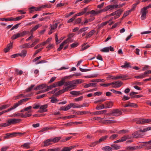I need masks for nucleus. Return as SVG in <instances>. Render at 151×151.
I'll list each match as a JSON object with an SVG mask.
<instances>
[{
  "label": "nucleus",
  "instance_id": "1",
  "mask_svg": "<svg viewBox=\"0 0 151 151\" xmlns=\"http://www.w3.org/2000/svg\"><path fill=\"white\" fill-rule=\"evenodd\" d=\"M119 6L117 4H112L107 6L104 7L103 9L100 10L96 11L94 10H92L88 12L89 14H90L94 16L97 15L103 12H106L108 10H111L116 8H119Z\"/></svg>",
  "mask_w": 151,
  "mask_h": 151
},
{
  "label": "nucleus",
  "instance_id": "2",
  "mask_svg": "<svg viewBox=\"0 0 151 151\" xmlns=\"http://www.w3.org/2000/svg\"><path fill=\"white\" fill-rule=\"evenodd\" d=\"M134 121L137 124H142L149 123L151 122V119H144L142 118H139L135 119H134Z\"/></svg>",
  "mask_w": 151,
  "mask_h": 151
},
{
  "label": "nucleus",
  "instance_id": "3",
  "mask_svg": "<svg viewBox=\"0 0 151 151\" xmlns=\"http://www.w3.org/2000/svg\"><path fill=\"white\" fill-rule=\"evenodd\" d=\"M73 42L71 38L70 37V36L67 38V39L64 41L60 45V47L57 49V51H60L63 48V46L64 45L66 44L68 42Z\"/></svg>",
  "mask_w": 151,
  "mask_h": 151
},
{
  "label": "nucleus",
  "instance_id": "4",
  "mask_svg": "<svg viewBox=\"0 0 151 151\" xmlns=\"http://www.w3.org/2000/svg\"><path fill=\"white\" fill-rule=\"evenodd\" d=\"M8 123L9 126L12 124H14L19 123L22 120L20 119H16L15 118L9 119H7Z\"/></svg>",
  "mask_w": 151,
  "mask_h": 151
},
{
  "label": "nucleus",
  "instance_id": "5",
  "mask_svg": "<svg viewBox=\"0 0 151 151\" xmlns=\"http://www.w3.org/2000/svg\"><path fill=\"white\" fill-rule=\"evenodd\" d=\"M140 13L141 14V19L142 20H144L146 18V15L148 13V11L144 7L141 9Z\"/></svg>",
  "mask_w": 151,
  "mask_h": 151
},
{
  "label": "nucleus",
  "instance_id": "6",
  "mask_svg": "<svg viewBox=\"0 0 151 151\" xmlns=\"http://www.w3.org/2000/svg\"><path fill=\"white\" fill-rule=\"evenodd\" d=\"M129 78L128 76L126 74H120L115 76V80L122 79V80H125Z\"/></svg>",
  "mask_w": 151,
  "mask_h": 151
},
{
  "label": "nucleus",
  "instance_id": "7",
  "mask_svg": "<svg viewBox=\"0 0 151 151\" xmlns=\"http://www.w3.org/2000/svg\"><path fill=\"white\" fill-rule=\"evenodd\" d=\"M122 111L118 109L113 110L111 112V114L113 116H118L122 115Z\"/></svg>",
  "mask_w": 151,
  "mask_h": 151
},
{
  "label": "nucleus",
  "instance_id": "8",
  "mask_svg": "<svg viewBox=\"0 0 151 151\" xmlns=\"http://www.w3.org/2000/svg\"><path fill=\"white\" fill-rule=\"evenodd\" d=\"M24 134V133H22L21 132H13L10 133H7L6 134V136L5 137V138H9L10 137H15L18 135L20 136V135H22Z\"/></svg>",
  "mask_w": 151,
  "mask_h": 151
},
{
  "label": "nucleus",
  "instance_id": "9",
  "mask_svg": "<svg viewBox=\"0 0 151 151\" xmlns=\"http://www.w3.org/2000/svg\"><path fill=\"white\" fill-rule=\"evenodd\" d=\"M73 75H70L69 76H66L64 77V78L62 79L61 81L57 82L58 86H60L64 84L65 79L66 78H71Z\"/></svg>",
  "mask_w": 151,
  "mask_h": 151
},
{
  "label": "nucleus",
  "instance_id": "10",
  "mask_svg": "<svg viewBox=\"0 0 151 151\" xmlns=\"http://www.w3.org/2000/svg\"><path fill=\"white\" fill-rule=\"evenodd\" d=\"M122 82L119 81L111 83V85L113 88H119L122 86Z\"/></svg>",
  "mask_w": 151,
  "mask_h": 151
},
{
  "label": "nucleus",
  "instance_id": "11",
  "mask_svg": "<svg viewBox=\"0 0 151 151\" xmlns=\"http://www.w3.org/2000/svg\"><path fill=\"white\" fill-rule=\"evenodd\" d=\"M149 130H151V127L149 126L143 129H140L137 131L134 132V134L136 135H138L140 132H145Z\"/></svg>",
  "mask_w": 151,
  "mask_h": 151
},
{
  "label": "nucleus",
  "instance_id": "12",
  "mask_svg": "<svg viewBox=\"0 0 151 151\" xmlns=\"http://www.w3.org/2000/svg\"><path fill=\"white\" fill-rule=\"evenodd\" d=\"M104 106L105 109L110 108H111L113 105V102L110 101H106L104 103Z\"/></svg>",
  "mask_w": 151,
  "mask_h": 151
},
{
  "label": "nucleus",
  "instance_id": "13",
  "mask_svg": "<svg viewBox=\"0 0 151 151\" xmlns=\"http://www.w3.org/2000/svg\"><path fill=\"white\" fill-rule=\"evenodd\" d=\"M42 8L41 6L39 7H35L33 6L29 8V12L32 13L34 11H40L41 10Z\"/></svg>",
  "mask_w": 151,
  "mask_h": 151
},
{
  "label": "nucleus",
  "instance_id": "14",
  "mask_svg": "<svg viewBox=\"0 0 151 151\" xmlns=\"http://www.w3.org/2000/svg\"><path fill=\"white\" fill-rule=\"evenodd\" d=\"M106 110L101 111H99L93 112L92 114L94 115H100L105 114L106 112Z\"/></svg>",
  "mask_w": 151,
  "mask_h": 151
},
{
  "label": "nucleus",
  "instance_id": "15",
  "mask_svg": "<svg viewBox=\"0 0 151 151\" xmlns=\"http://www.w3.org/2000/svg\"><path fill=\"white\" fill-rule=\"evenodd\" d=\"M87 8L86 7L84 8L83 9V10L81 12H80L77 14H75L74 15L75 16V17H76L78 16H80L83 15L84 14H85L87 11Z\"/></svg>",
  "mask_w": 151,
  "mask_h": 151
},
{
  "label": "nucleus",
  "instance_id": "16",
  "mask_svg": "<svg viewBox=\"0 0 151 151\" xmlns=\"http://www.w3.org/2000/svg\"><path fill=\"white\" fill-rule=\"evenodd\" d=\"M74 148V146L65 147H63L60 151H70Z\"/></svg>",
  "mask_w": 151,
  "mask_h": 151
},
{
  "label": "nucleus",
  "instance_id": "17",
  "mask_svg": "<svg viewBox=\"0 0 151 151\" xmlns=\"http://www.w3.org/2000/svg\"><path fill=\"white\" fill-rule=\"evenodd\" d=\"M46 87V85L45 84H43L37 86L36 88H34L35 90H38L41 89L45 88Z\"/></svg>",
  "mask_w": 151,
  "mask_h": 151
},
{
  "label": "nucleus",
  "instance_id": "18",
  "mask_svg": "<svg viewBox=\"0 0 151 151\" xmlns=\"http://www.w3.org/2000/svg\"><path fill=\"white\" fill-rule=\"evenodd\" d=\"M44 146H47L52 144L51 139H49L45 141L44 142Z\"/></svg>",
  "mask_w": 151,
  "mask_h": 151
},
{
  "label": "nucleus",
  "instance_id": "19",
  "mask_svg": "<svg viewBox=\"0 0 151 151\" xmlns=\"http://www.w3.org/2000/svg\"><path fill=\"white\" fill-rule=\"evenodd\" d=\"M68 87H66L65 88H64L61 90H59V91L56 93V95H59L61 93H62L64 92L68 91Z\"/></svg>",
  "mask_w": 151,
  "mask_h": 151
},
{
  "label": "nucleus",
  "instance_id": "20",
  "mask_svg": "<svg viewBox=\"0 0 151 151\" xmlns=\"http://www.w3.org/2000/svg\"><path fill=\"white\" fill-rule=\"evenodd\" d=\"M128 104L125 105L124 107H127L129 106L132 107L136 108L137 107V105L135 104L134 103H130L129 102H128Z\"/></svg>",
  "mask_w": 151,
  "mask_h": 151
},
{
  "label": "nucleus",
  "instance_id": "21",
  "mask_svg": "<svg viewBox=\"0 0 151 151\" xmlns=\"http://www.w3.org/2000/svg\"><path fill=\"white\" fill-rule=\"evenodd\" d=\"M71 108L70 104H68L67 106H62L60 108V110L63 111H66Z\"/></svg>",
  "mask_w": 151,
  "mask_h": 151
},
{
  "label": "nucleus",
  "instance_id": "22",
  "mask_svg": "<svg viewBox=\"0 0 151 151\" xmlns=\"http://www.w3.org/2000/svg\"><path fill=\"white\" fill-rule=\"evenodd\" d=\"M76 83L75 81V80H73L72 81H70V86H67V87H68V90L70 88L74 87L76 86Z\"/></svg>",
  "mask_w": 151,
  "mask_h": 151
},
{
  "label": "nucleus",
  "instance_id": "23",
  "mask_svg": "<svg viewBox=\"0 0 151 151\" xmlns=\"http://www.w3.org/2000/svg\"><path fill=\"white\" fill-rule=\"evenodd\" d=\"M138 148V146H134V147L129 146L127 147L126 149L128 150H129L130 151H132L133 150H137Z\"/></svg>",
  "mask_w": 151,
  "mask_h": 151
},
{
  "label": "nucleus",
  "instance_id": "24",
  "mask_svg": "<svg viewBox=\"0 0 151 151\" xmlns=\"http://www.w3.org/2000/svg\"><path fill=\"white\" fill-rule=\"evenodd\" d=\"M96 32V31L94 29L89 32L86 35V38H88L91 37Z\"/></svg>",
  "mask_w": 151,
  "mask_h": 151
},
{
  "label": "nucleus",
  "instance_id": "25",
  "mask_svg": "<svg viewBox=\"0 0 151 151\" xmlns=\"http://www.w3.org/2000/svg\"><path fill=\"white\" fill-rule=\"evenodd\" d=\"M12 43H10L8 44L6 48H5L4 49V52H8L10 49L12 47Z\"/></svg>",
  "mask_w": 151,
  "mask_h": 151
},
{
  "label": "nucleus",
  "instance_id": "26",
  "mask_svg": "<svg viewBox=\"0 0 151 151\" xmlns=\"http://www.w3.org/2000/svg\"><path fill=\"white\" fill-rule=\"evenodd\" d=\"M70 93L73 95H74L76 96L81 95L83 93H81L80 91H71L70 92Z\"/></svg>",
  "mask_w": 151,
  "mask_h": 151
},
{
  "label": "nucleus",
  "instance_id": "27",
  "mask_svg": "<svg viewBox=\"0 0 151 151\" xmlns=\"http://www.w3.org/2000/svg\"><path fill=\"white\" fill-rule=\"evenodd\" d=\"M97 84L95 83H90L85 85L84 86L85 88H87L89 87H95Z\"/></svg>",
  "mask_w": 151,
  "mask_h": 151
},
{
  "label": "nucleus",
  "instance_id": "28",
  "mask_svg": "<svg viewBox=\"0 0 151 151\" xmlns=\"http://www.w3.org/2000/svg\"><path fill=\"white\" fill-rule=\"evenodd\" d=\"M42 26V24H38L33 27L30 31V32L33 33L39 27Z\"/></svg>",
  "mask_w": 151,
  "mask_h": 151
},
{
  "label": "nucleus",
  "instance_id": "29",
  "mask_svg": "<svg viewBox=\"0 0 151 151\" xmlns=\"http://www.w3.org/2000/svg\"><path fill=\"white\" fill-rule=\"evenodd\" d=\"M32 111H29L27 112H26L24 114H23V118H27L30 116L32 115V114L31 113Z\"/></svg>",
  "mask_w": 151,
  "mask_h": 151
},
{
  "label": "nucleus",
  "instance_id": "30",
  "mask_svg": "<svg viewBox=\"0 0 151 151\" xmlns=\"http://www.w3.org/2000/svg\"><path fill=\"white\" fill-rule=\"evenodd\" d=\"M102 149L104 151H112V148L109 146H107L103 147Z\"/></svg>",
  "mask_w": 151,
  "mask_h": 151
},
{
  "label": "nucleus",
  "instance_id": "31",
  "mask_svg": "<svg viewBox=\"0 0 151 151\" xmlns=\"http://www.w3.org/2000/svg\"><path fill=\"white\" fill-rule=\"evenodd\" d=\"M27 51L25 50H22L21 52L19 53V56L22 57H24L26 56Z\"/></svg>",
  "mask_w": 151,
  "mask_h": 151
},
{
  "label": "nucleus",
  "instance_id": "32",
  "mask_svg": "<svg viewBox=\"0 0 151 151\" xmlns=\"http://www.w3.org/2000/svg\"><path fill=\"white\" fill-rule=\"evenodd\" d=\"M24 102L23 99L19 101L18 102L15 103L13 106V107L14 109L16 108L19 105L22 104V102Z\"/></svg>",
  "mask_w": 151,
  "mask_h": 151
},
{
  "label": "nucleus",
  "instance_id": "33",
  "mask_svg": "<svg viewBox=\"0 0 151 151\" xmlns=\"http://www.w3.org/2000/svg\"><path fill=\"white\" fill-rule=\"evenodd\" d=\"M71 108L73 107V108H80V105L77 104L76 103H71L70 104Z\"/></svg>",
  "mask_w": 151,
  "mask_h": 151
},
{
  "label": "nucleus",
  "instance_id": "34",
  "mask_svg": "<svg viewBox=\"0 0 151 151\" xmlns=\"http://www.w3.org/2000/svg\"><path fill=\"white\" fill-rule=\"evenodd\" d=\"M130 137L128 135H125L122 137L120 139L121 140V141L122 142L126 141L127 139H130Z\"/></svg>",
  "mask_w": 151,
  "mask_h": 151
},
{
  "label": "nucleus",
  "instance_id": "35",
  "mask_svg": "<svg viewBox=\"0 0 151 151\" xmlns=\"http://www.w3.org/2000/svg\"><path fill=\"white\" fill-rule=\"evenodd\" d=\"M30 143L29 142L25 143L21 145V147L26 149H29L30 148Z\"/></svg>",
  "mask_w": 151,
  "mask_h": 151
},
{
  "label": "nucleus",
  "instance_id": "36",
  "mask_svg": "<svg viewBox=\"0 0 151 151\" xmlns=\"http://www.w3.org/2000/svg\"><path fill=\"white\" fill-rule=\"evenodd\" d=\"M121 67L122 68H128L129 67H131L130 65V63H128L126 61H125L124 63V65H122L121 66Z\"/></svg>",
  "mask_w": 151,
  "mask_h": 151
},
{
  "label": "nucleus",
  "instance_id": "37",
  "mask_svg": "<svg viewBox=\"0 0 151 151\" xmlns=\"http://www.w3.org/2000/svg\"><path fill=\"white\" fill-rule=\"evenodd\" d=\"M61 138L60 137H56L53 139L51 138L52 140V142L54 143L58 142L60 139Z\"/></svg>",
  "mask_w": 151,
  "mask_h": 151
},
{
  "label": "nucleus",
  "instance_id": "38",
  "mask_svg": "<svg viewBox=\"0 0 151 151\" xmlns=\"http://www.w3.org/2000/svg\"><path fill=\"white\" fill-rule=\"evenodd\" d=\"M29 31H24L20 33H19V36L20 37H22L24 35L29 33Z\"/></svg>",
  "mask_w": 151,
  "mask_h": 151
},
{
  "label": "nucleus",
  "instance_id": "39",
  "mask_svg": "<svg viewBox=\"0 0 151 151\" xmlns=\"http://www.w3.org/2000/svg\"><path fill=\"white\" fill-rule=\"evenodd\" d=\"M50 26L51 28L50 29L54 31V30L57 27L58 23H55L53 25L50 24Z\"/></svg>",
  "mask_w": 151,
  "mask_h": 151
},
{
  "label": "nucleus",
  "instance_id": "40",
  "mask_svg": "<svg viewBox=\"0 0 151 151\" xmlns=\"http://www.w3.org/2000/svg\"><path fill=\"white\" fill-rule=\"evenodd\" d=\"M111 146L112 147V150L114 149L115 150H118L121 147L119 146H118L116 145L113 144L111 145Z\"/></svg>",
  "mask_w": 151,
  "mask_h": 151
},
{
  "label": "nucleus",
  "instance_id": "41",
  "mask_svg": "<svg viewBox=\"0 0 151 151\" xmlns=\"http://www.w3.org/2000/svg\"><path fill=\"white\" fill-rule=\"evenodd\" d=\"M48 105L47 104H44L41 106H40V109H42L43 110L46 111V112L47 111V109L46 108L47 107Z\"/></svg>",
  "mask_w": 151,
  "mask_h": 151
},
{
  "label": "nucleus",
  "instance_id": "42",
  "mask_svg": "<svg viewBox=\"0 0 151 151\" xmlns=\"http://www.w3.org/2000/svg\"><path fill=\"white\" fill-rule=\"evenodd\" d=\"M15 73L17 75H21L23 73V71L21 70H19L18 69H17L15 70Z\"/></svg>",
  "mask_w": 151,
  "mask_h": 151
},
{
  "label": "nucleus",
  "instance_id": "43",
  "mask_svg": "<svg viewBox=\"0 0 151 151\" xmlns=\"http://www.w3.org/2000/svg\"><path fill=\"white\" fill-rule=\"evenodd\" d=\"M19 37H20L19 34L18 33L13 35L11 37V39L14 40Z\"/></svg>",
  "mask_w": 151,
  "mask_h": 151
},
{
  "label": "nucleus",
  "instance_id": "44",
  "mask_svg": "<svg viewBox=\"0 0 151 151\" xmlns=\"http://www.w3.org/2000/svg\"><path fill=\"white\" fill-rule=\"evenodd\" d=\"M145 77H146L145 76V75H144V73H141L139 76H134V78H135L137 79H142Z\"/></svg>",
  "mask_w": 151,
  "mask_h": 151
},
{
  "label": "nucleus",
  "instance_id": "45",
  "mask_svg": "<svg viewBox=\"0 0 151 151\" xmlns=\"http://www.w3.org/2000/svg\"><path fill=\"white\" fill-rule=\"evenodd\" d=\"M108 137V136L107 135L101 137L98 140L99 143H100L106 140Z\"/></svg>",
  "mask_w": 151,
  "mask_h": 151
},
{
  "label": "nucleus",
  "instance_id": "46",
  "mask_svg": "<svg viewBox=\"0 0 151 151\" xmlns=\"http://www.w3.org/2000/svg\"><path fill=\"white\" fill-rule=\"evenodd\" d=\"M122 12L123 10L122 9H119L117 11H116V16L119 17L121 15Z\"/></svg>",
  "mask_w": 151,
  "mask_h": 151
},
{
  "label": "nucleus",
  "instance_id": "47",
  "mask_svg": "<svg viewBox=\"0 0 151 151\" xmlns=\"http://www.w3.org/2000/svg\"><path fill=\"white\" fill-rule=\"evenodd\" d=\"M104 108H105V106L104 104H102L101 105H97L96 107V110H100Z\"/></svg>",
  "mask_w": 151,
  "mask_h": 151
},
{
  "label": "nucleus",
  "instance_id": "48",
  "mask_svg": "<svg viewBox=\"0 0 151 151\" xmlns=\"http://www.w3.org/2000/svg\"><path fill=\"white\" fill-rule=\"evenodd\" d=\"M107 23H108V22H107V21L102 22L100 24H99L98 25V28H101L105 26Z\"/></svg>",
  "mask_w": 151,
  "mask_h": 151
},
{
  "label": "nucleus",
  "instance_id": "49",
  "mask_svg": "<svg viewBox=\"0 0 151 151\" xmlns=\"http://www.w3.org/2000/svg\"><path fill=\"white\" fill-rule=\"evenodd\" d=\"M88 29V27H83L81 28L79 30L78 34L81 33L83 32H85L86 30H87Z\"/></svg>",
  "mask_w": 151,
  "mask_h": 151
},
{
  "label": "nucleus",
  "instance_id": "50",
  "mask_svg": "<svg viewBox=\"0 0 151 151\" xmlns=\"http://www.w3.org/2000/svg\"><path fill=\"white\" fill-rule=\"evenodd\" d=\"M22 48H29L31 47L29 43H26L22 45L21 46Z\"/></svg>",
  "mask_w": 151,
  "mask_h": 151
},
{
  "label": "nucleus",
  "instance_id": "51",
  "mask_svg": "<svg viewBox=\"0 0 151 151\" xmlns=\"http://www.w3.org/2000/svg\"><path fill=\"white\" fill-rule=\"evenodd\" d=\"M131 12V11H130V10H128L127 11H126L124 13L123 15L122 18V19H123L125 17L127 16V15H128L129 13L130 12Z\"/></svg>",
  "mask_w": 151,
  "mask_h": 151
},
{
  "label": "nucleus",
  "instance_id": "52",
  "mask_svg": "<svg viewBox=\"0 0 151 151\" xmlns=\"http://www.w3.org/2000/svg\"><path fill=\"white\" fill-rule=\"evenodd\" d=\"M99 143L98 141H97L95 142H93L91 143L89 145V146L91 147H94L96 145L98 144Z\"/></svg>",
  "mask_w": 151,
  "mask_h": 151
},
{
  "label": "nucleus",
  "instance_id": "53",
  "mask_svg": "<svg viewBox=\"0 0 151 151\" xmlns=\"http://www.w3.org/2000/svg\"><path fill=\"white\" fill-rule=\"evenodd\" d=\"M39 41V39H36L35 41L30 45L31 47H32L36 44Z\"/></svg>",
  "mask_w": 151,
  "mask_h": 151
},
{
  "label": "nucleus",
  "instance_id": "54",
  "mask_svg": "<svg viewBox=\"0 0 151 151\" xmlns=\"http://www.w3.org/2000/svg\"><path fill=\"white\" fill-rule=\"evenodd\" d=\"M104 119V118H101L100 117H93L91 119V120L92 121H94V120H99L101 121L102 119Z\"/></svg>",
  "mask_w": 151,
  "mask_h": 151
},
{
  "label": "nucleus",
  "instance_id": "55",
  "mask_svg": "<svg viewBox=\"0 0 151 151\" xmlns=\"http://www.w3.org/2000/svg\"><path fill=\"white\" fill-rule=\"evenodd\" d=\"M110 91H112L114 93H115L116 94H122V93L121 91H116L114 89H111L110 90Z\"/></svg>",
  "mask_w": 151,
  "mask_h": 151
},
{
  "label": "nucleus",
  "instance_id": "56",
  "mask_svg": "<svg viewBox=\"0 0 151 151\" xmlns=\"http://www.w3.org/2000/svg\"><path fill=\"white\" fill-rule=\"evenodd\" d=\"M35 86V85H31L30 87H29L26 89V91L27 92L31 91Z\"/></svg>",
  "mask_w": 151,
  "mask_h": 151
},
{
  "label": "nucleus",
  "instance_id": "57",
  "mask_svg": "<svg viewBox=\"0 0 151 151\" xmlns=\"http://www.w3.org/2000/svg\"><path fill=\"white\" fill-rule=\"evenodd\" d=\"M104 123H107L108 124L114 123L116 122V121L114 120H106L104 122Z\"/></svg>",
  "mask_w": 151,
  "mask_h": 151
},
{
  "label": "nucleus",
  "instance_id": "58",
  "mask_svg": "<svg viewBox=\"0 0 151 151\" xmlns=\"http://www.w3.org/2000/svg\"><path fill=\"white\" fill-rule=\"evenodd\" d=\"M74 80L76 83V85L81 83L83 82L84 81L82 79H76Z\"/></svg>",
  "mask_w": 151,
  "mask_h": 151
},
{
  "label": "nucleus",
  "instance_id": "59",
  "mask_svg": "<svg viewBox=\"0 0 151 151\" xmlns=\"http://www.w3.org/2000/svg\"><path fill=\"white\" fill-rule=\"evenodd\" d=\"M52 88V87L51 85L49 86H47V88L46 89L44 90L43 91H41V93H44L46 91H48L51 89Z\"/></svg>",
  "mask_w": 151,
  "mask_h": 151
},
{
  "label": "nucleus",
  "instance_id": "60",
  "mask_svg": "<svg viewBox=\"0 0 151 151\" xmlns=\"http://www.w3.org/2000/svg\"><path fill=\"white\" fill-rule=\"evenodd\" d=\"M58 101V100L56 98L54 97H53L51 98V102L52 103H57Z\"/></svg>",
  "mask_w": 151,
  "mask_h": 151
},
{
  "label": "nucleus",
  "instance_id": "61",
  "mask_svg": "<svg viewBox=\"0 0 151 151\" xmlns=\"http://www.w3.org/2000/svg\"><path fill=\"white\" fill-rule=\"evenodd\" d=\"M9 126V125L8 123L7 120L6 122L2 123L0 124V126L2 127H5Z\"/></svg>",
  "mask_w": 151,
  "mask_h": 151
},
{
  "label": "nucleus",
  "instance_id": "62",
  "mask_svg": "<svg viewBox=\"0 0 151 151\" xmlns=\"http://www.w3.org/2000/svg\"><path fill=\"white\" fill-rule=\"evenodd\" d=\"M81 18H77L75 20L74 24H80L81 22Z\"/></svg>",
  "mask_w": 151,
  "mask_h": 151
},
{
  "label": "nucleus",
  "instance_id": "63",
  "mask_svg": "<svg viewBox=\"0 0 151 151\" xmlns=\"http://www.w3.org/2000/svg\"><path fill=\"white\" fill-rule=\"evenodd\" d=\"M102 52H108L109 51V47H106L101 50Z\"/></svg>",
  "mask_w": 151,
  "mask_h": 151
},
{
  "label": "nucleus",
  "instance_id": "64",
  "mask_svg": "<svg viewBox=\"0 0 151 151\" xmlns=\"http://www.w3.org/2000/svg\"><path fill=\"white\" fill-rule=\"evenodd\" d=\"M118 136L117 134H114L111 135L109 137V139L111 140H114Z\"/></svg>",
  "mask_w": 151,
  "mask_h": 151
}]
</instances>
